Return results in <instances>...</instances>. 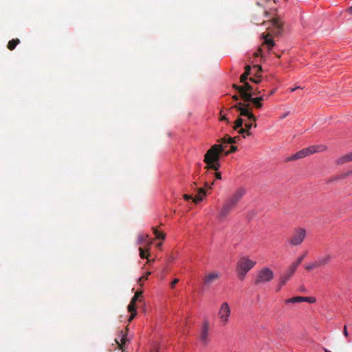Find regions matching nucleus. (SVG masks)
<instances>
[{
	"mask_svg": "<svg viewBox=\"0 0 352 352\" xmlns=\"http://www.w3.org/2000/svg\"><path fill=\"white\" fill-rule=\"evenodd\" d=\"M149 274H151V272H148V273H146L144 276H141V277L138 279V283H139V284H140V285H142V282L143 280H147L148 276V275H149Z\"/></svg>",
	"mask_w": 352,
	"mask_h": 352,
	"instance_id": "34",
	"label": "nucleus"
},
{
	"mask_svg": "<svg viewBox=\"0 0 352 352\" xmlns=\"http://www.w3.org/2000/svg\"><path fill=\"white\" fill-rule=\"evenodd\" d=\"M232 108H234L239 111L240 112L241 116H245L248 118V120L254 122V123H245V128H243L242 126L243 124V120L239 117L235 121L234 125L233 126L234 130H238L239 129V133H245L247 135H250L252 134L250 132L251 128H256L257 126V124L255 123L256 117L252 113V107H251L250 104L248 103L239 102L238 104L234 105Z\"/></svg>",
	"mask_w": 352,
	"mask_h": 352,
	"instance_id": "1",
	"label": "nucleus"
},
{
	"mask_svg": "<svg viewBox=\"0 0 352 352\" xmlns=\"http://www.w3.org/2000/svg\"><path fill=\"white\" fill-rule=\"evenodd\" d=\"M349 162H352V152L338 158L337 160V164L340 165Z\"/></svg>",
	"mask_w": 352,
	"mask_h": 352,
	"instance_id": "21",
	"label": "nucleus"
},
{
	"mask_svg": "<svg viewBox=\"0 0 352 352\" xmlns=\"http://www.w3.org/2000/svg\"><path fill=\"white\" fill-rule=\"evenodd\" d=\"M272 25L277 29L276 34H278L283 30V23L278 19H273L272 20Z\"/></svg>",
	"mask_w": 352,
	"mask_h": 352,
	"instance_id": "23",
	"label": "nucleus"
},
{
	"mask_svg": "<svg viewBox=\"0 0 352 352\" xmlns=\"http://www.w3.org/2000/svg\"><path fill=\"white\" fill-rule=\"evenodd\" d=\"M184 198L186 200H190V199H192L191 195H187V194L184 195Z\"/></svg>",
	"mask_w": 352,
	"mask_h": 352,
	"instance_id": "41",
	"label": "nucleus"
},
{
	"mask_svg": "<svg viewBox=\"0 0 352 352\" xmlns=\"http://www.w3.org/2000/svg\"><path fill=\"white\" fill-rule=\"evenodd\" d=\"M236 151H237V147L234 146V145H232L231 147H230V149L229 151H226L225 153V155H228L230 153H234V152H235Z\"/></svg>",
	"mask_w": 352,
	"mask_h": 352,
	"instance_id": "33",
	"label": "nucleus"
},
{
	"mask_svg": "<svg viewBox=\"0 0 352 352\" xmlns=\"http://www.w3.org/2000/svg\"><path fill=\"white\" fill-rule=\"evenodd\" d=\"M296 270L297 269L295 267V266H293L292 265H291L288 267L286 272L280 278V283L281 285H284L289 280V279L295 273Z\"/></svg>",
	"mask_w": 352,
	"mask_h": 352,
	"instance_id": "14",
	"label": "nucleus"
},
{
	"mask_svg": "<svg viewBox=\"0 0 352 352\" xmlns=\"http://www.w3.org/2000/svg\"><path fill=\"white\" fill-rule=\"evenodd\" d=\"M269 36H270L269 34H262V38L264 39L263 45H267V50L270 52L271 51V50L272 49V47L274 46H275V42L272 38H269Z\"/></svg>",
	"mask_w": 352,
	"mask_h": 352,
	"instance_id": "17",
	"label": "nucleus"
},
{
	"mask_svg": "<svg viewBox=\"0 0 352 352\" xmlns=\"http://www.w3.org/2000/svg\"><path fill=\"white\" fill-rule=\"evenodd\" d=\"M282 286H283V285H281V284L280 283L279 287H277V291H278V292L280 290V288H281V287H282Z\"/></svg>",
	"mask_w": 352,
	"mask_h": 352,
	"instance_id": "51",
	"label": "nucleus"
},
{
	"mask_svg": "<svg viewBox=\"0 0 352 352\" xmlns=\"http://www.w3.org/2000/svg\"><path fill=\"white\" fill-rule=\"evenodd\" d=\"M261 51H262L261 48H259V49L258 50V52L254 53V56H260V55L261 54Z\"/></svg>",
	"mask_w": 352,
	"mask_h": 352,
	"instance_id": "43",
	"label": "nucleus"
},
{
	"mask_svg": "<svg viewBox=\"0 0 352 352\" xmlns=\"http://www.w3.org/2000/svg\"><path fill=\"white\" fill-rule=\"evenodd\" d=\"M250 80L254 83H259L261 81V78H257L256 76L250 77Z\"/></svg>",
	"mask_w": 352,
	"mask_h": 352,
	"instance_id": "37",
	"label": "nucleus"
},
{
	"mask_svg": "<svg viewBox=\"0 0 352 352\" xmlns=\"http://www.w3.org/2000/svg\"><path fill=\"white\" fill-rule=\"evenodd\" d=\"M331 255L329 254H327L324 256H319L316 260V264L318 268L324 267L328 265L331 260Z\"/></svg>",
	"mask_w": 352,
	"mask_h": 352,
	"instance_id": "16",
	"label": "nucleus"
},
{
	"mask_svg": "<svg viewBox=\"0 0 352 352\" xmlns=\"http://www.w3.org/2000/svg\"><path fill=\"white\" fill-rule=\"evenodd\" d=\"M232 87L239 91L244 102H252L254 107L256 109H261L263 107L262 101L267 98V97L265 98L264 95L254 97V96H256V93L253 91V87L248 82H245V86L234 84Z\"/></svg>",
	"mask_w": 352,
	"mask_h": 352,
	"instance_id": "3",
	"label": "nucleus"
},
{
	"mask_svg": "<svg viewBox=\"0 0 352 352\" xmlns=\"http://www.w3.org/2000/svg\"><path fill=\"white\" fill-rule=\"evenodd\" d=\"M245 192V191L243 188H239L226 200L235 207L242 199Z\"/></svg>",
	"mask_w": 352,
	"mask_h": 352,
	"instance_id": "12",
	"label": "nucleus"
},
{
	"mask_svg": "<svg viewBox=\"0 0 352 352\" xmlns=\"http://www.w3.org/2000/svg\"><path fill=\"white\" fill-rule=\"evenodd\" d=\"M298 89H301V88L300 87H294V88H292L290 91L292 92H293V91H294L295 90H296Z\"/></svg>",
	"mask_w": 352,
	"mask_h": 352,
	"instance_id": "46",
	"label": "nucleus"
},
{
	"mask_svg": "<svg viewBox=\"0 0 352 352\" xmlns=\"http://www.w3.org/2000/svg\"><path fill=\"white\" fill-rule=\"evenodd\" d=\"M206 190L203 188H197V195L193 199V202L197 204L202 201L204 197L206 195Z\"/></svg>",
	"mask_w": 352,
	"mask_h": 352,
	"instance_id": "20",
	"label": "nucleus"
},
{
	"mask_svg": "<svg viewBox=\"0 0 352 352\" xmlns=\"http://www.w3.org/2000/svg\"><path fill=\"white\" fill-rule=\"evenodd\" d=\"M224 151L222 144H214L204 155V162L207 164L219 162L221 153Z\"/></svg>",
	"mask_w": 352,
	"mask_h": 352,
	"instance_id": "6",
	"label": "nucleus"
},
{
	"mask_svg": "<svg viewBox=\"0 0 352 352\" xmlns=\"http://www.w3.org/2000/svg\"><path fill=\"white\" fill-rule=\"evenodd\" d=\"M276 56H277L278 58H280V54H276Z\"/></svg>",
	"mask_w": 352,
	"mask_h": 352,
	"instance_id": "54",
	"label": "nucleus"
},
{
	"mask_svg": "<svg viewBox=\"0 0 352 352\" xmlns=\"http://www.w3.org/2000/svg\"><path fill=\"white\" fill-rule=\"evenodd\" d=\"M252 74L257 78H261V73L262 72V67L261 65H256L253 66Z\"/></svg>",
	"mask_w": 352,
	"mask_h": 352,
	"instance_id": "26",
	"label": "nucleus"
},
{
	"mask_svg": "<svg viewBox=\"0 0 352 352\" xmlns=\"http://www.w3.org/2000/svg\"><path fill=\"white\" fill-rule=\"evenodd\" d=\"M304 300H305V297L296 296V297H293V298L287 299L285 300V302L286 303H297V302H304Z\"/></svg>",
	"mask_w": 352,
	"mask_h": 352,
	"instance_id": "25",
	"label": "nucleus"
},
{
	"mask_svg": "<svg viewBox=\"0 0 352 352\" xmlns=\"http://www.w3.org/2000/svg\"><path fill=\"white\" fill-rule=\"evenodd\" d=\"M208 330H209L208 322L207 321H206L203 324L201 333H200V340L204 344H207L208 342Z\"/></svg>",
	"mask_w": 352,
	"mask_h": 352,
	"instance_id": "15",
	"label": "nucleus"
},
{
	"mask_svg": "<svg viewBox=\"0 0 352 352\" xmlns=\"http://www.w3.org/2000/svg\"><path fill=\"white\" fill-rule=\"evenodd\" d=\"M307 255V252H305L304 254H302V256H300V257H298L296 260V262L293 263L292 265L293 266H295V267L297 269L298 265H300L301 264V263L302 262L304 258Z\"/></svg>",
	"mask_w": 352,
	"mask_h": 352,
	"instance_id": "31",
	"label": "nucleus"
},
{
	"mask_svg": "<svg viewBox=\"0 0 352 352\" xmlns=\"http://www.w3.org/2000/svg\"><path fill=\"white\" fill-rule=\"evenodd\" d=\"M142 291H137L131 298L130 303L128 305V311L131 313V316L129 318V321L131 322L137 315V311L135 309V303L139 298L142 296Z\"/></svg>",
	"mask_w": 352,
	"mask_h": 352,
	"instance_id": "10",
	"label": "nucleus"
},
{
	"mask_svg": "<svg viewBox=\"0 0 352 352\" xmlns=\"http://www.w3.org/2000/svg\"><path fill=\"white\" fill-rule=\"evenodd\" d=\"M305 268L307 271H311V270H314L315 269H318L316 261H314V262H311V263L307 264L305 266Z\"/></svg>",
	"mask_w": 352,
	"mask_h": 352,
	"instance_id": "29",
	"label": "nucleus"
},
{
	"mask_svg": "<svg viewBox=\"0 0 352 352\" xmlns=\"http://www.w3.org/2000/svg\"><path fill=\"white\" fill-rule=\"evenodd\" d=\"M215 178L217 179H221V175L220 173H215Z\"/></svg>",
	"mask_w": 352,
	"mask_h": 352,
	"instance_id": "42",
	"label": "nucleus"
},
{
	"mask_svg": "<svg viewBox=\"0 0 352 352\" xmlns=\"http://www.w3.org/2000/svg\"><path fill=\"white\" fill-rule=\"evenodd\" d=\"M324 352H331L329 350L327 349L326 348H324Z\"/></svg>",
	"mask_w": 352,
	"mask_h": 352,
	"instance_id": "52",
	"label": "nucleus"
},
{
	"mask_svg": "<svg viewBox=\"0 0 352 352\" xmlns=\"http://www.w3.org/2000/svg\"><path fill=\"white\" fill-rule=\"evenodd\" d=\"M326 149L327 146L322 144L311 146L292 155L287 159V161L299 160L316 153L322 152Z\"/></svg>",
	"mask_w": 352,
	"mask_h": 352,
	"instance_id": "5",
	"label": "nucleus"
},
{
	"mask_svg": "<svg viewBox=\"0 0 352 352\" xmlns=\"http://www.w3.org/2000/svg\"><path fill=\"white\" fill-rule=\"evenodd\" d=\"M274 276L273 271L269 267H263L261 269L256 275L254 280L256 285H263L267 283L270 282Z\"/></svg>",
	"mask_w": 352,
	"mask_h": 352,
	"instance_id": "7",
	"label": "nucleus"
},
{
	"mask_svg": "<svg viewBox=\"0 0 352 352\" xmlns=\"http://www.w3.org/2000/svg\"><path fill=\"white\" fill-rule=\"evenodd\" d=\"M205 186H206V187H207V188H210V189L212 188V187H211V185H210V186H208V183H207V182H206V183H205Z\"/></svg>",
	"mask_w": 352,
	"mask_h": 352,
	"instance_id": "49",
	"label": "nucleus"
},
{
	"mask_svg": "<svg viewBox=\"0 0 352 352\" xmlns=\"http://www.w3.org/2000/svg\"><path fill=\"white\" fill-rule=\"evenodd\" d=\"M256 262L250 260L248 257L244 256L239 259L237 263V272L239 278L241 280H243L246 274L254 267Z\"/></svg>",
	"mask_w": 352,
	"mask_h": 352,
	"instance_id": "4",
	"label": "nucleus"
},
{
	"mask_svg": "<svg viewBox=\"0 0 352 352\" xmlns=\"http://www.w3.org/2000/svg\"><path fill=\"white\" fill-rule=\"evenodd\" d=\"M234 208V206L226 200L222 206L219 209L217 218L221 221L223 220L228 216Z\"/></svg>",
	"mask_w": 352,
	"mask_h": 352,
	"instance_id": "11",
	"label": "nucleus"
},
{
	"mask_svg": "<svg viewBox=\"0 0 352 352\" xmlns=\"http://www.w3.org/2000/svg\"><path fill=\"white\" fill-rule=\"evenodd\" d=\"M231 314V309L228 302H223L218 311V317L223 326L226 325L229 322Z\"/></svg>",
	"mask_w": 352,
	"mask_h": 352,
	"instance_id": "9",
	"label": "nucleus"
},
{
	"mask_svg": "<svg viewBox=\"0 0 352 352\" xmlns=\"http://www.w3.org/2000/svg\"><path fill=\"white\" fill-rule=\"evenodd\" d=\"M153 234H155V238L157 239H162V240L165 239L166 234L164 233L160 232L159 230H157V228H153Z\"/></svg>",
	"mask_w": 352,
	"mask_h": 352,
	"instance_id": "28",
	"label": "nucleus"
},
{
	"mask_svg": "<svg viewBox=\"0 0 352 352\" xmlns=\"http://www.w3.org/2000/svg\"><path fill=\"white\" fill-rule=\"evenodd\" d=\"M220 278V274L218 272H212L206 274L203 279V283L205 286H210L213 283L219 280Z\"/></svg>",
	"mask_w": 352,
	"mask_h": 352,
	"instance_id": "13",
	"label": "nucleus"
},
{
	"mask_svg": "<svg viewBox=\"0 0 352 352\" xmlns=\"http://www.w3.org/2000/svg\"><path fill=\"white\" fill-rule=\"evenodd\" d=\"M232 98L236 101L239 100V97L236 95L233 96Z\"/></svg>",
	"mask_w": 352,
	"mask_h": 352,
	"instance_id": "47",
	"label": "nucleus"
},
{
	"mask_svg": "<svg viewBox=\"0 0 352 352\" xmlns=\"http://www.w3.org/2000/svg\"><path fill=\"white\" fill-rule=\"evenodd\" d=\"M343 334L345 337H348L349 336V333H348V331H347V328H346V326L345 325L343 328Z\"/></svg>",
	"mask_w": 352,
	"mask_h": 352,
	"instance_id": "40",
	"label": "nucleus"
},
{
	"mask_svg": "<svg viewBox=\"0 0 352 352\" xmlns=\"http://www.w3.org/2000/svg\"><path fill=\"white\" fill-rule=\"evenodd\" d=\"M274 93V91H272L270 94V96L272 95Z\"/></svg>",
	"mask_w": 352,
	"mask_h": 352,
	"instance_id": "53",
	"label": "nucleus"
},
{
	"mask_svg": "<svg viewBox=\"0 0 352 352\" xmlns=\"http://www.w3.org/2000/svg\"><path fill=\"white\" fill-rule=\"evenodd\" d=\"M250 74H252V68L250 65H247L245 67V72L240 77V82L243 83V86H245L248 76Z\"/></svg>",
	"mask_w": 352,
	"mask_h": 352,
	"instance_id": "19",
	"label": "nucleus"
},
{
	"mask_svg": "<svg viewBox=\"0 0 352 352\" xmlns=\"http://www.w3.org/2000/svg\"><path fill=\"white\" fill-rule=\"evenodd\" d=\"M19 43H20V40L19 38H14L8 42L7 47L9 50L12 51L15 49L16 45Z\"/></svg>",
	"mask_w": 352,
	"mask_h": 352,
	"instance_id": "24",
	"label": "nucleus"
},
{
	"mask_svg": "<svg viewBox=\"0 0 352 352\" xmlns=\"http://www.w3.org/2000/svg\"><path fill=\"white\" fill-rule=\"evenodd\" d=\"M179 282V279L178 278H175L173 279V280L170 283V287H174V286Z\"/></svg>",
	"mask_w": 352,
	"mask_h": 352,
	"instance_id": "38",
	"label": "nucleus"
},
{
	"mask_svg": "<svg viewBox=\"0 0 352 352\" xmlns=\"http://www.w3.org/2000/svg\"><path fill=\"white\" fill-rule=\"evenodd\" d=\"M253 91L256 93V96H254V97L260 96H261L260 94H261V91L258 90V89H254L253 88Z\"/></svg>",
	"mask_w": 352,
	"mask_h": 352,
	"instance_id": "39",
	"label": "nucleus"
},
{
	"mask_svg": "<svg viewBox=\"0 0 352 352\" xmlns=\"http://www.w3.org/2000/svg\"><path fill=\"white\" fill-rule=\"evenodd\" d=\"M220 167V164L219 162H212L211 164H207L206 168L207 169H212L215 171L218 170Z\"/></svg>",
	"mask_w": 352,
	"mask_h": 352,
	"instance_id": "30",
	"label": "nucleus"
},
{
	"mask_svg": "<svg viewBox=\"0 0 352 352\" xmlns=\"http://www.w3.org/2000/svg\"><path fill=\"white\" fill-rule=\"evenodd\" d=\"M237 140H239V136L232 138V137L226 135L225 137H223L222 139H221L218 142H221L222 143L234 144V143L236 142Z\"/></svg>",
	"mask_w": 352,
	"mask_h": 352,
	"instance_id": "22",
	"label": "nucleus"
},
{
	"mask_svg": "<svg viewBox=\"0 0 352 352\" xmlns=\"http://www.w3.org/2000/svg\"><path fill=\"white\" fill-rule=\"evenodd\" d=\"M307 235L305 228H298L294 230V233L289 240V243L292 246H298L302 244Z\"/></svg>",
	"mask_w": 352,
	"mask_h": 352,
	"instance_id": "8",
	"label": "nucleus"
},
{
	"mask_svg": "<svg viewBox=\"0 0 352 352\" xmlns=\"http://www.w3.org/2000/svg\"><path fill=\"white\" fill-rule=\"evenodd\" d=\"M299 290L302 292H306V289L304 286H300Z\"/></svg>",
	"mask_w": 352,
	"mask_h": 352,
	"instance_id": "45",
	"label": "nucleus"
},
{
	"mask_svg": "<svg viewBox=\"0 0 352 352\" xmlns=\"http://www.w3.org/2000/svg\"><path fill=\"white\" fill-rule=\"evenodd\" d=\"M140 256L142 258H148V254H146V252L142 248H139Z\"/></svg>",
	"mask_w": 352,
	"mask_h": 352,
	"instance_id": "32",
	"label": "nucleus"
},
{
	"mask_svg": "<svg viewBox=\"0 0 352 352\" xmlns=\"http://www.w3.org/2000/svg\"><path fill=\"white\" fill-rule=\"evenodd\" d=\"M221 120H225V121H228V118H226V116L225 115H222L221 113V118H220Z\"/></svg>",
	"mask_w": 352,
	"mask_h": 352,
	"instance_id": "44",
	"label": "nucleus"
},
{
	"mask_svg": "<svg viewBox=\"0 0 352 352\" xmlns=\"http://www.w3.org/2000/svg\"><path fill=\"white\" fill-rule=\"evenodd\" d=\"M316 301V299L314 297H305L304 302H307L309 303H314Z\"/></svg>",
	"mask_w": 352,
	"mask_h": 352,
	"instance_id": "35",
	"label": "nucleus"
},
{
	"mask_svg": "<svg viewBox=\"0 0 352 352\" xmlns=\"http://www.w3.org/2000/svg\"><path fill=\"white\" fill-rule=\"evenodd\" d=\"M289 113H285L283 116H281V118H285V117H287L288 116Z\"/></svg>",
	"mask_w": 352,
	"mask_h": 352,
	"instance_id": "48",
	"label": "nucleus"
},
{
	"mask_svg": "<svg viewBox=\"0 0 352 352\" xmlns=\"http://www.w3.org/2000/svg\"><path fill=\"white\" fill-rule=\"evenodd\" d=\"M232 87L239 91L244 102H252L254 107L256 109H261L263 107L262 101L267 98V97L265 98L264 95L254 97V96H256V93L253 91V87L248 82H245V86L234 84Z\"/></svg>",
	"mask_w": 352,
	"mask_h": 352,
	"instance_id": "2",
	"label": "nucleus"
},
{
	"mask_svg": "<svg viewBox=\"0 0 352 352\" xmlns=\"http://www.w3.org/2000/svg\"><path fill=\"white\" fill-rule=\"evenodd\" d=\"M122 336V338H121V343H120L118 342V340L117 339H116V342L118 344V346H119V349H122V351H124V349H123V345L126 343V342L127 341V338H126V333H123V332L122 331L121 332Z\"/></svg>",
	"mask_w": 352,
	"mask_h": 352,
	"instance_id": "27",
	"label": "nucleus"
},
{
	"mask_svg": "<svg viewBox=\"0 0 352 352\" xmlns=\"http://www.w3.org/2000/svg\"><path fill=\"white\" fill-rule=\"evenodd\" d=\"M351 174H352V171L349 170L348 172H346V173H341V174L338 175L333 176V177H331V178H329V179L327 180V183H332V182L338 181L340 179H343L346 178V177H348L349 175H350Z\"/></svg>",
	"mask_w": 352,
	"mask_h": 352,
	"instance_id": "18",
	"label": "nucleus"
},
{
	"mask_svg": "<svg viewBox=\"0 0 352 352\" xmlns=\"http://www.w3.org/2000/svg\"><path fill=\"white\" fill-rule=\"evenodd\" d=\"M348 10L351 14H352V6L349 7Z\"/></svg>",
	"mask_w": 352,
	"mask_h": 352,
	"instance_id": "50",
	"label": "nucleus"
},
{
	"mask_svg": "<svg viewBox=\"0 0 352 352\" xmlns=\"http://www.w3.org/2000/svg\"><path fill=\"white\" fill-rule=\"evenodd\" d=\"M148 238V235L146 234H140L139 236V243H143Z\"/></svg>",
	"mask_w": 352,
	"mask_h": 352,
	"instance_id": "36",
	"label": "nucleus"
}]
</instances>
